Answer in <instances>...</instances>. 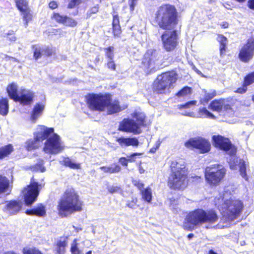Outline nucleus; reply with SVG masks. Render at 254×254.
Instances as JSON below:
<instances>
[{"label": "nucleus", "instance_id": "f257e3e1", "mask_svg": "<svg viewBox=\"0 0 254 254\" xmlns=\"http://www.w3.org/2000/svg\"><path fill=\"white\" fill-rule=\"evenodd\" d=\"M155 20L158 26L165 31L161 36L164 48L168 52L174 50L178 44V37L174 30L178 24V12L175 6L164 4L155 13Z\"/></svg>", "mask_w": 254, "mask_h": 254}, {"label": "nucleus", "instance_id": "f03ea898", "mask_svg": "<svg viewBox=\"0 0 254 254\" xmlns=\"http://www.w3.org/2000/svg\"><path fill=\"white\" fill-rule=\"evenodd\" d=\"M229 189H224L223 196L215 198V204L218 206L219 211L222 215V221L230 223L238 218L243 209V202L230 196Z\"/></svg>", "mask_w": 254, "mask_h": 254}, {"label": "nucleus", "instance_id": "7ed1b4c3", "mask_svg": "<svg viewBox=\"0 0 254 254\" xmlns=\"http://www.w3.org/2000/svg\"><path fill=\"white\" fill-rule=\"evenodd\" d=\"M171 173L168 180V186L172 189L183 190L188 185L189 171L185 161L182 159H177L171 161Z\"/></svg>", "mask_w": 254, "mask_h": 254}, {"label": "nucleus", "instance_id": "20e7f679", "mask_svg": "<svg viewBox=\"0 0 254 254\" xmlns=\"http://www.w3.org/2000/svg\"><path fill=\"white\" fill-rule=\"evenodd\" d=\"M218 220V216L214 210L205 211L202 209H197L187 214L183 223V227L186 230H191L194 226L207 224L209 226L207 228H208L212 227L211 225Z\"/></svg>", "mask_w": 254, "mask_h": 254}, {"label": "nucleus", "instance_id": "39448f33", "mask_svg": "<svg viewBox=\"0 0 254 254\" xmlns=\"http://www.w3.org/2000/svg\"><path fill=\"white\" fill-rule=\"evenodd\" d=\"M82 202L79 196L74 189H67L60 199L57 210L60 216L66 217L75 212L82 210Z\"/></svg>", "mask_w": 254, "mask_h": 254}, {"label": "nucleus", "instance_id": "423d86ee", "mask_svg": "<svg viewBox=\"0 0 254 254\" xmlns=\"http://www.w3.org/2000/svg\"><path fill=\"white\" fill-rule=\"evenodd\" d=\"M36 136L37 139L42 141V142L47 139L44 147V151L47 153L57 154L63 149L64 146L60 137L54 133V129L52 127L39 126Z\"/></svg>", "mask_w": 254, "mask_h": 254}, {"label": "nucleus", "instance_id": "0eeeda50", "mask_svg": "<svg viewBox=\"0 0 254 254\" xmlns=\"http://www.w3.org/2000/svg\"><path fill=\"white\" fill-rule=\"evenodd\" d=\"M212 141L215 147L226 151L230 156L231 158L229 161L230 167L231 169H236V166L238 163L237 158L235 156L236 148L231 144L229 139L217 135L212 136Z\"/></svg>", "mask_w": 254, "mask_h": 254}, {"label": "nucleus", "instance_id": "6e6552de", "mask_svg": "<svg viewBox=\"0 0 254 254\" xmlns=\"http://www.w3.org/2000/svg\"><path fill=\"white\" fill-rule=\"evenodd\" d=\"M178 79L174 71L163 73L157 76L154 82L153 88L158 93H165L169 91Z\"/></svg>", "mask_w": 254, "mask_h": 254}, {"label": "nucleus", "instance_id": "1a4fd4ad", "mask_svg": "<svg viewBox=\"0 0 254 254\" xmlns=\"http://www.w3.org/2000/svg\"><path fill=\"white\" fill-rule=\"evenodd\" d=\"M226 170L223 166L214 164L206 167L205 178L210 186H216L220 183L225 176Z\"/></svg>", "mask_w": 254, "mask_h": 254}, {"label": "nucleus", "instance_id": "9d476101", "mask_svg": "<svg viewBox=\"0 0 254 254\" xmlns=\"http://www.w3.org/2000/svg\"><path fill=\"white\" fill-rule=\"evenodd\" d=\"M7 92L11 99L19 102L21 104L29 105L32 102L33 93L29 90L25 89L21 90L18 93L17 86L14 83H12L7 86Z\"/></svg>", "mask_w": 254, "mask_h": 254}, {"label": "nucleus", "instance_id": "9b49d317", "mask_svg": "<svg viewBox=\"0 0 254 254\" xmlns=\"http://www.w3.org/2000/svg\"><path fill=\"white\" fill-rule=\"evenodd\" d=\"M88 108L93 111H104L106 104L109 100L107 94H89L85 96Z\"/></svg>", "mask_w": 254, "mask_h": 254}, {"label": "nucleus", "instance_id": "f8f14e48", "mask_svg": "<svg viewBox=\"0 0 254 254\" xmlns=\"http://www.w3.org/2000/svg\"><path fill=\"white\" fill-rule=\"evenodd\" d=\"M41 188V184L32 180L30 184L23 190L22 193L27 205H30L36 201L39 195V190Z\"/></svg>", "mask_w": 254, "mask_h": 254}, {"label": "nucleus", "instance_id": "ddd939ff", "mask_svg": "<svg viewBox=\"0 0 254 254\" xmlns=\"http://www.w3.org/2000/svg\"><path fill=\"white\" fill-rule=\"evenodd\" d=\"M188 148H194L200 153H204L210 151L211 144L210 142L204 138L196 137L190 138L185 144Z\"/></svg>", "mask_w": 254, "mask_h": 254}, {"label": "nucleus", "instance_id": "4468645a", "mask_svg": "<svg viewBox=\"0 0 254 254\" xmlns=\"http://www.w3.org/2000/svg\"><path fill=\"white\" fill-rule=\"evenodd\" d=\"M254 53V38L249 39L247 42L241 49L239 58L243 62H248L251 60Z\"/></svg>", "mask_w": 254, "mask_h": 254}, {"label": "nucleus", "instance_id": "2eb2a0df", "mask_svg": "<svg viewBox=\"0 0 254 254\" xmlns=\"http://www.w3.org/2000/svg\"><path fill=\"white\" fill-rule=\"evenodd\" d=\"M118 129L120 131L132 133L134 134H140L142 131L136 122L129 119L123 120L120 123Z\"/></svg>", "mask_w": 254, "mask_h": 254}, {"label": "nucleus", "instance_id": "dca6fc26", "mask_svg": "<svg viewBox=\"0 0 254 254\" xmlns=\"http://www.w3.org/2000/svg\"><path fill=\"white\" fill-rule=\"evenodd\" d=\"M209 109L213 111L220 112L222 110L225 111H230L233 113L231 104L230 102L224 99L219 100H215L213 101L209 105Z\"/></svg>", "mask_w": 254, "mask_h": 254}, {"label": "nucleus", "instance_id": "f3484780", "mask_svg": "<svg viewBox=\"0 0 254 254\" xmlns=\"http://www.w3.org/2000/svg\"><path fill=\"white\" fill-rule=\"evenodd\" d=\"M159 59L158 55L156 51L148 50L144 55V59L143 64L150 71L155 68L156 62Z\"/></svg>", "mask_w": 254, "mask_h": 254}, {"label": "nucleus", "instance_id": "a211bd4d", "mask_svg": "<svg viewBox=\"0 0 254 254\" xmlns=\"http://www.w3.org/2000/svg\"><path fill=\"white\" fill-rule=\"evenodd\" d=\"M127 108V106L122 108L118 100L111 99V95L109 94L108 102L105 105L104 111H107L108 114H112L119 112Z\"/></svg>", "mask_w": 254, "mask_h": 254}, {"label": "nucleus", "instance_id": "6ab92c4d", "mask_svg": "<svg viewBox=\"0 0 254 254\" xmlns=\"http://www.w3.org/2000/svg\"><path fill=\"white\" fill-rule=\"evenodd\" d=\"M22 203L16 201L8 202L3 208V210L9 214H14L18 212L21 208Z\"/></svg>", "mask_w": 254, "mask_h": 254}, {"label": "nucleus", "instance_id": "aec40b11", "mask_svg": "<svg viewBox=\"0 0 254 254\" xmlns=\"http://www.w3.org/2000/svg\"><path fill=\"white\" fill-rule=\"evenodd\" d=\"M117 141L122 147H127L129 146L137 147L139 144V141L136 137H122L117 138Z\"/></svg>", "mask_w": 254, "mask_h": 254}, {"label": "nucleus", "instance_id": "412c9836", "mask_svg": "<svg viewBox=\"0 0 254 254\" xmlns=\"http://www.w3.org/2000/svg\"><path fill=\"white\" fill-rule=\"evenodd\" d=\"M34 57L35 59L40 58L42 55L50 56L52 53L51 49L48 48L41 47L38 45L33 46Z\"/></svg>", "mask_w": 254, "mask_h": 254}, {"label": "nucleus", "instance_id": "4be33fe9", "mask_svg": "<svg viewBox=\"0 0 254 254\" xmlns=\"http://www.w3.org/2000/svg\"><path fill=\"white\" fill-rule=\"evenodd\" d=\"M253 83H254V71L245 77L243 87L238 88L237 92L241 94L244 93L247 90V86Z\"/></svg>", "mask_w": 254, "mask_h": 254}, {"label": "nucleus", "instance_id": "5701e85b", "mask_svg": "<svg viewBox=\"0 0 254 254\" xmlns=\"http://www.w3.org/2000/svg\"><path fill=\"white\" fill-rule=\"evenodd\" d=\"M26 213L29 215H35L40 217L44 216L46 214L45 207L42 204H40L36 207L27 210Z\"/></svg>", "mask_w": 254, "mask_h": 254}, {"label": "nucleus", "instance_id": "b1692460", "mask_svg": "<svg viewBox=\"0 0 254 254\" xmlns=\"http://www.w3.org/2000/svg\"><path fill=\"white\" fill-rule=\"evenodd\" d=\"M44 109V105L42 104H38L35 106L31 117V120L32 122L35 123L36 122L37 119L41 115Z\"/></svg>", "mask_w": 254, "mask_h": 254}, {"label": "nucleus", "instance_id": "393cba45", "mask_svg": "<svg viewBox=\"0 0 254 254\" xmlns=\"http://www.w3.org/2000/svg\"><path fill=\"white\" fill-rule=\"evenodd\" d=\"M100 169L106 173L113 174L119 173L121 171V167L117 164H113L109 166H102Z\"/></svg>", "mask_w": 254, "mask_h": 254}, {"label": "nucleus", "instance_id": "a878e982", "mask_svg": "<svg viewBox=\"0 0 254 254\" xmlns=\"http://www.w3.org/2000/svg\"><path fill=\"white\" fill-rule=\"evenodd\" d=\"M132 117L136 119L137 124L138 125L139 128L141 129L142 127L145 126V116L144 113L135 112L133 113Z\"/></svg>", "mask_w": 254, "mask_h": 254}, {"label": "nucleus", "instance_id": "bb28decb", "mask_svg": "<svg viewBox=\"0 0 254 254\" xmlns=\"http://www.w3.org/2000/svg\"><path fill=\"white\" fill-rule=\"evenodd\" d=\"M67 244L65 238L61 239L57 244L56 254H64Z\"/></svg>", "mask_w": 254, "mask_h": 254}, {"label": "nucleus", "instance_id": "cd10ccee", "mask_svg": "<svg viewBox=\"0 0 254 254\" xmlns=\"http://www.w3.org/2000/svg\"><path fill=\"white\" fill-rule=\"evenodd\" d=\"M142 198L143 200L151 203L152 198V190L150 187H147L141 190Z\"/></svg>", "mask_w": 254, "mask_h": 254}, {"label": "nucleus", "instance_id": "c85d7f7f", "mask_svg": "<svg viewBox=\"0 0 254 254\" xmlns=\"http://www.w3.org/2000/svg\"><path fill=\"white\" fill-rule=\"evenodd\" d=\"M70 252L72 254H81L82 253L81 247L77 239H74L71 244Z\"/></svg>", "mask_w": 254, "mask_h": 254}, {"label": "nucleus", "instance_id": "c756f323", "mask_svg": "<svg viewBox=\"0 0 254 254\" xmlns=\"http://www.w3.org/2000/svg\"><path fill=\"white\" fill-rule=\"evenodd\" d=\"M215 96L216 92L214 90H211L208 92L204 91L203 97L201 98L200 102L201 104L205 105Z\"/></svg>", "mask_w": 254, "mask_h": 254}, {"label": "nucleus", "instance_id": "7c9ffc66", "mask_svg": "<svg viewBox=\"0 0 254 254\" xmlns=\"http://www.w3.org/2000/svg\"><path fill=\"white\" fill-rule=\"evenodd\" d=\"M37 130L34 133V139L33 140H29L27 142V149L28 150H31L39 147L40 145V143H42V141L38 140L36 138V135L37 134Z\"/></svg>", "mask_w": 254, "mask_h": 254}, {"label": "nucleus", "instance_id": "2f4dec72", "mask_svg": "<svg viewBox=\"0 0 254 254\" xmlns=\"http://www.w3.org/2000/svg\"><path fill=\"white\" fill-rule=\"evenodd\" d=\"M13 150V148L11 144L0 148V159H3L9 155Z\"/></svg>", "mask_w": 254, "mask_h": 254}, {"label": "nucleus", "instance_id": "473e14b6", "mask_svg": "<svg viewBox=\"0 0 254 254\" xmlns=\"http://www.w3.org/2000/svg\"><path fill=\"white\" fill-rule=\"evenodd\" d=\"M8 112V100L6 98H3L0 100V114L2 116H5Z\"/></svg>", "mask_w": 254, "mask_h": 254}, {"label": "nucleus", "instance_id": "72a5a7b5", "mask_svg": "<svg viewBox=\"0 0 254 254\" xmlns=\"http://www.w3.org/2000/svg\"><path fill=\"white\" fill-rule=\"evenodd\" d=\"M248 164L243 160L240 159L239 162V171L241 176L246 181L248 180V177L246 174V167Z\"/></svg>", "mask_w": 254, "mask_h": 254}, {"label": "nucleus", "instance_id": "f704fd0d", "mask_svg": "<svg viewBox=\"0 0 254 254\" xmlns=\"http://www.w3.org/2000/svg\"><path fill=\"white\" fill-rule=\"evenodd\" d=\"M64 164L65 166L69 167V168L73 169H80V164L76 163L70 158L67 157L64 158L63 160Z\"/></svg>", "mask_w": 254, "mask_h": 254}, {"label": "nucleus", "instance_id": "c9c22d12", "mask_svg": "<svg viewBox=\"0 0 254 254\" xmlns=\"http://www.w3.org/2000/svg\"><path fill=\"white\" fill-rule=\"evenodd\" d=\"M192 91L191 88L185 86L180 90L176 94L178 98H185L191 94Z\"/></svg>", "mask_w": 254, "mask_h": 254}, {"label": "nucleus", "instance_id": "e433bc0d", "mask_svg": "<svg viewBox=\"0 0 254 254\" xmlns=\"http://www.w3.org/2000/svg\"><path fill=\"white\" fill-rule=\"evenodd\" d=\"M16 7L20 11H25L29 9L28 2L26 0H15Z\"/></svg>", "mask_w": 254, "mask_h": 254}, {"label": "nucleus", "instance_id": "4c0bfd02", "mask_svg": "<svg viewBox=\"0 0 254 254\" xmlns=\"http://www.w3.org/2000/svg\"><path fill=\"white\" fill-rule=\"evenodd\" d=\"M8 186V182L5 177L0 175V195L4 193Z\"/></svg>", "mask_w": 254, "mask_h": 254}, {"label": "nucleus", "instance_id": "58836bf2", "mask_svg": "<svg viewBox=\"0 0 254 254\" xmlns=\"http://www.w3.org/2000/svg\"><path fill=\"white\" fill-rule=\"evenodd\" d=\"M23 16V20L24 21V25L26 28L28 26V22L32 20V15L31 13L30 9L26 10L25 11L21 12Z\"/></svg>", "mask_w": 254, "mask_h": 254}, {"label": "nucleus", "instance_id": "ea45409f", "mask_svg": "<svg viewBox=\"0 0 254 254\" xmlns=\"http://www.w3.org/2000/svg\"><path fill=\"white\" fill-rule=\"evenodd\" d=\"M199 115L200 117L214 119L215 116L211 113L208 111L206 108H203L199 111Z\"/></svg>", "mask_w": 254, "mask_h": 254}, {"label": "nucleus", "instance_id": "a19ab883", "mask_svg": "<svg viewBox=\"0 0 254 254\" xmlns=\"http://www.w3.org/2000/svg\"><path fill=\"white\" fill-rule=\"evenodd\" d=\"M217 40L220 43V52L222 53L223 51L225 50V47L226 45L227 39L223 35H219L217 36Z\"/></svg>", "mask_w": 254, "mask_h": 254}, {"label": "nucleus", "instance_id": "79ce46f5", "mask_svg": "<svg viewBox=\"0 0 254 254\" xmlns=\"http://www.w3.org/2000/svg\"><path fill=\"white\" fill-rule=\"evenodd\" d=\"M23 254H42V253L35 248H24L22 250Z\"/></svg>", "mask_w": 254, "mask_h": 254}, {"label": "nucleus", "instance_id": "37998d69", "mask_svg": "<svg viewBox=\"0 0 254 254\" xmlns=\"http://www.w3.org/2000/svg\"><path fill=\"white\" fill-rule=\"evenodd\" d=\"M52 18L57 22L63 24L66 16L61 15L58 13H54Z\"/></svg>", "mask_w": 254, "mask_h": 254}, {"label": "nucleus", "instance_id": "c03bdc74", "mask_svg": "<svg viewBox=\"0 0 254 254\" xmlns=\"http://www.w3.org/2000/svg\"><path fill=\"white\" fill-rule=\"evenodd\" d=\"M140 153H133L132 154L128 159H127L125 157H121L119 159V162L123 166H127V163L128 162H132L134 161L133 160V158L134 156L137 155H140Z\"/></svg>", "mask_w": 254, "mask_h": 254}, {"label": "nucleus", "instance_id": "a18cd8bd", "mask_svg": "<svg viewBox=\"0 0 254 254\" xmlns=\"http://www.w3.org/2000/svg\"><path fill=\"white\" fill-rule=\"evenodd\" d=\"M114 48L112 46L104 49L106 56L109 60H113L114 57Z\"/></svg>", "mask_w": 254, "mask_h": 254}, {"label": "nucleus", "instance_id": "49530a36", "mask_svg": "<svg viewBox=\"0 0 254 254\" xmlns=\"http://www.w3.org/2000/svg\"><path fill=\"white\" fill-rule=\"evenodd\" d=\"M63 25L66 26L74 27L77 25V22L73 18L66 16Z\"/></svg>", "mask_w": 254, "mask_h": 254}, {"label": "nucleus", "instance_id": "de8ad7c7", "mask_svg": "<svg viewBox=\"0 0 254 254\" xmlns=\"http://www.w3.org/2000/svg\"><path fill=\"white\" fill-rule=\"evenodd\" d=\"M108 191L111 193H114L116 192H120L122 191L120 187L118 186H108L107 188Z\"/></svg>", "mask_w": 254, "mask_h": 254}, {"label": "nucleus", "instance_id": "09e8293b", "mask_svg": "<svg viewBox=\"0 0 254 254\" xmlns=\"http://www.w3.org/2000/svg\"><path fill=\"white\" fill-rule=\"evenodd\" d=\"M99 10V5L96 4L93 7L90 8V9L87 12V17H89L91 16L92 14L96 13Z\"/></svg>", "mask_w": 254, "mask_h": 254}, {"label": "nucleus", "instance_id": "8fccbe9b", "mask_svg": "<svg viewBox=\"0 0 254 254\" xmlns=\"http://www.w3.org/2000/svg\"><path fill=\"white\" fill-rule=\"evenodd\" d=\"M137 199L136 198H133L131 201H127V205L129 208L134 209L137 206Z\"/></svg>", "mask_w": 254, "mask_h": 254}, {"label": "nucleus", "instance_id": "3c124183", "mask_svg": "<svg viewBox=\"0 0 254 254\" xmlns=\"http://www.w3.org/2000/svg\"><path fill=\"white\" fill-rule=\"evenodd\" d=\"M81 2V0H71L68 4V8H73L78 5Z\"/></svg>", "mask_w": 254, "mask_h": 254}, {"label": "nucleus", "instance_id": "603ef678", "mask_svg": "<svg viewBox=\"0 0 254 254\" xmlns=\"http://www.w3.org/2000/svg\"><path fill=\"white\" fill-rule=\"evenodd\" d=\"M107 66L111 70H115L116 69V64L113 60H109L107 63Z\"/></svg>", "mask_w": 254, "mask_h": 254}, {"label": "nucleus", "instance_id": "864d4df0", "mask_svg": "<svg viewBox=\"0 0 254 254\" xmlns=\"http://www.w3.org/2000/svg\"><path fill=\"white\" fill-rule=\"evenodd\" d=\"M137 0H128V4L130 11L132 12L137 4Z\"/></svg>", "mask_w": 254, "mask_h": 254}, {"label": "nucleus", "instance_id": "5fc2aeb1", "mask_svg": "<svg viewBox=\"0 0 254 254\" xmlns=\"http://www.w3.org/2000/svg\"><path fill=\"white\" fill-rule=\"evenodd\" d=\"M113 33L115 36H119L121 33L120 25L113 26Z\"/></svg>", "mask_w": 254, "mask_h": 254}, {"label": "nucleus", "instance_id": "6e6d98bb", "mask_svg": "<svg viewBox=\"0 0 254 254\" xmlns=\"http://www.w3.org/2000/svg\"><path fill=\"white\" fill-rule=\"evenodd\" d=\"M132 182L133 185L137 187L139 190H141L143 188L144 185L140 181L133 180Z\"/></svg>", "mask_w": 254, "mask_h": 254}, {"label": "nucleus", "instance_id": "4d7b16f0", "mask_svg": "<svg viewBox=\"0 0 254 254\" xmlns=\"http://www.w3.org/2000/svg\"><path fill=\"white\" fill-rule=\"evenodd\" d=\"M7 40H8L10 42H13L16 41V38L12 33H7L6 36Z\"/></svg>", "mask_w": 254, "mask_h": 254}, {"label": "nucleus", "instance_id": "13d9d810", "mask_svg": "<svg viewBox=\"0 0 254 254\" xmlns=\"http://www.w3.org/2000/svg\"><path fill=\"white\" fill-rule=\"evenodd\" d=\"M119 16L117 15H115L113 16V26H117L120 25L119 24Z\"/></svg>", "mask_w": 254, "mask_h": 254}, {"label": "nucleus", "instance_id": "bf43d9fd", "mask_svg": "<svg viewBox=\"0 0 254 254\" xmlns=\"http://www.w3.org/2000/svg\"><path fill=\"white\" fill-rule=\"evenodd\" d=\"M196 103V101H190L187 103L186 104L183 105H181L179 107L180 109L181 108H189L190 105H194Z\"/></svg>", "mask_w": 254, "mask_h": 254}, {"label": "nucleus", "instance_id": "052dcab7", "mask_svg": "<svg viewBox=\"0 0 254 254\" xmlns=\"http://www.w3.org/2000/svg\"><path fill=\"white\" fill-rule=\"evenodd\" d=\"M3 58L7 61H10L12 62H17V59H15V58L10 57V56H7V55H4V58Z\"/></svg>", "mask_w": 254, "mask_h": 254}, {"label": "nucleus", "instance_id": "680f3d73", "mask_svg": "<svg viewBox=\"0 0 254 254\" xmlns=\"http://www.w3.org/2000/svg\"><path fill=\"white\" fill-rule=\"evenodd\" d=\"M49 6L51 9H54L57 7L58 4L56 1H53L49 3Z\"/></svg>", "mask_w": 254, "mask_h": 254}, {"label": "nucleus", "instance_id": "e2e57ef3", "mask_svg": "<svg viewBox=\"0 0 254 254\" xmlns=\"http://www.w3.org/2000/svg\"><path fill=\"white\" fill-rule=\"evenodd\" d=\"M248 5L251 9H254V0H249Z\"/></svg>", "mask_w": 254, "mask_h": 254}, {"label": "nucleus", "instance_id": "0e129e2a", "mask_svg": "<svg viewBox=\"0 0 254 254\" xmlns=\"http://www.w3.org/2000/svg\"><path fill=\"white\" fill-rule=\"evenodd\" d=\"M193 69L198 74L200 75L202 77H205V76L202 74V73L198 69H197L195 66L193 67Z\"/></svg>", "mask_w": 254, "mask_h": 254}, {"label": "nucleus", "instance_id": "69168bd1", "mask_svg": "<svg viewBox=\"0 0 254 254\" xmlns=\"http://www.w3.org/2000/svg\"><path fill=\"white\" fill-rule=\"evenodd\" d=\"M221 26L222 28H226L228 27V23L226 22H223L221 24Z\"/></svg>", "mask_w": 254, "mask_h": 254}, {"label": "nucleus", "instance_id": "338daca9", "mask_svg": "<svg viewBox=\"0 0 254 254\" xmlns=\"http://www.w3.org/2000/svg\"><path fill=\"white\" fill-rule=\"evenodd\" d=\"M159 145H160V143H158L156 148H152L151 149H150V152H152V153L155 152L156 151V149L159 147Z\"/></svg>", "mask_w": 254, "mask_h": 254}, {"label": "nucleus", "instance_id": "774afa93", "mask_svg": "<svg viewBox=\"0 0 254 254\" xmlns=\"http://www.w3.org/2000/svg\"><path fill=\"white\" fill-rule=\"evenodd\" d=\"M37 170H39L41 172H44L45 171V169L44 167L40 166H39V168Z\"/></svg>", "mask_w": 254, "mask_h": 254}]
</instances>
